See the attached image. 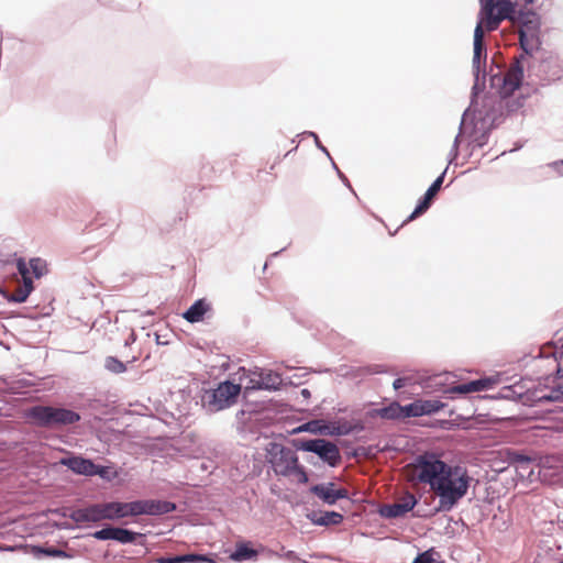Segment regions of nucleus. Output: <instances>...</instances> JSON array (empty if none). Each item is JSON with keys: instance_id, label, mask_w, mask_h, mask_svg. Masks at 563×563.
<instances>
[{"instance_id": "6e6552de", "label": "nucleus", "mask_w": 563, "mask_h": 563, "mask_svg": "<svg viewBox=\"0 0 563 563\" xmlns=\"http://www.w3.org/2000/svg\"><path fill=\"white\" fill-rule=\"evenodd\" d=\"M265 451L267 462L276 475H291V468L298 462V456L290 448L278 442H269Z\"/></svg>"}, {"instance_id": "473e14b6", "label": "nucleus", "mask_w": 563, "mask_h": 563, "mask_svg": "<svg viewBox=\"0 0 563 563\" xmlns=\"http://www.w3.org/2000/svg\"><path fill=\"white\" fill-rule=\"evenodd\" d=\"M30 269L35 278H41L47 273V263L41 257H33L30 260Z\"/></svg>"}, {"instance_id": "37998d69", "label": "nucleus", "mask_w": 563, "mask_h": 563, "mask_svg": "<svg viewBox=\"0 0 563 563\" xmlns=\"http://www.w3.org/2000/svg\"><path fill=\"white\" fill-rule=\"evenodd\" d=\"M446 393L451 395H467L473 393V390L472 387L470 386V382H467L448 388Z\"/></svg>"}, {"instance_id": "b1692460", "label": "nucleus", "mask_w": 563, "mask_h": 563, "mask_svg": "<svg viewBox=\"0 0 563 563\" xmlns=\"http://www.w3.org/2000/svg\"><path fill=\"white\" fill-rule=\"evenodd\" d=\"M532 399L540 404L563 401V386L559 385L552 388L549 393L537 390L533 393Z\"/></svg>"}, {"instance_id": "58836bf2", "label": "nucleus", "mask_w": 563, "mask_h": 563, "mask_svg": "<svg viewBox=\"0 0 563 563\" xmlns=\"http://www.w3.org/2000/svg\"><path fill=\"white\" fill-rule=\"evenodd\" d=\"M181 563H198V562H208V563H216V561L212 558H209L205 554H196V553H189V554H181Z\"/></svg>"}, {"instance_id": "e2e57ef3", "label": "nucleus", "mask_w": 563, "mask_h": 563, "mask_svg": "<svg viewBox=\"0 0 563 563\" xmlns=\"http://www.w3.org/2000/svg\"><path fill=\"white\" fill-rule=\"evenodd\" d=\"M329 158H330V161H331V163H332V167H333L336 172H338V170H340V169H339V167L336 166V164L333 162L332 157L330 156Z\"/></svg>"}, {"instance_id": "9d476101", "label": "nucleus", "mask_w": 563, "mask_h": 563, "mask_svg": "<svg viewBox=\"0 0 563 563\" xmlns=\"http://www.w3.org/2000/svg\"><path fill=\"white\" fill-rule=\"evenodd\" d=\"M449 166L445 167V169L433 180V183L429 186L424 195L419 199L416 208L413 211L409 214V217L404 221L402 225L406 224L409 221L415 220L416 218L420 217L427 210L431 207L432 201L434 197L439 194L441 190V187L443 185L446 172Z\"/></svg>"}, {"instance_id": "de8ad7c7", "label": "nucleus", "mask_w": 563, "mask_h": 563, "mask_svg": "<svg viewBox=\"0 0 563 563\" xmlns=\"http://www.w3.org/2000/svg\"><path fill=\"white\" fill-rule=\"evenodd\" d=\"M92 476L98 475L101 478L109 479L110 468L108 466L99 465L95 463Z\"/></svg>"}, {"instance_id": "603ef678", "label": "nucleus", "mask_w": 563, "mask_h": 563, "mask_svg": "<svg viewBox=\"0 0 563 563\" xmlns=\"http://www.w3.org/2000/svg\"><path fill=\"white\" fill-rule=\"evenodd\" d=\"M549 166L559 175L563 176V159L555 161L549 164Z\"/></svg>"}, {"instance_id": "79ce46f5", "label": "nucleus", "mask_w": 563, "mask_h": 563, "mask_svg": "<svg viewBox=\"0 0 563 563\" xmlns=\"http://www.w3.org/2000/svg\"><path fill=\"white\" fill-rule=\"evenodd\" d=\"M525 104V96H520L514 100H509L508 98L504 100V106L508 112H516Z\"/></svg>"}, {"instance_id": "bb28decb", "label": "nucleus", "mask_w": 563, "mask_h": 563, "mask_svg": "<svg viewBox=\"0 0 563 563\" xmlns=\"http://www.w3.org/2000/svg\"><path fill=\"white\" fill-rule=\"evenodd\" d=\"M514 464L512 466L516 467L517 472L521 477H525L526 474H530L531 471L530 464L532 463V457L523 452L515 450V454L512 455Z\"/></svg>"}, {"instance_id": "bf43d9fd", "label": "nucleus", "mask_w": 563, "mask_h": 563, "mask_svg": "<svg viewBox=\"0 0 563 563\" xmlns=\"http://www.w3.org/2000/svg\"><path fill=\"white\" fill-rule=\"evenodd\" d=\"M300 395H301L305 399H309V398L311 397V393H310V390H309V389H307V388L301 389Z\"/></svg>"}, {"instance_id": "c9c22d12", "label": "nucleus", "mask_w": 563, "mask_h": 563, "mask_svg": "<svg viewBox=\"0 0 563 563\" xmlns=\"http://www.w3.org/2000/svg\"><path fill=\"white\" fill-rule=\"evenodd\" d=\"M495 380L492 377L478 378L470 382L473 393L483 391L489 389L494 385Z\"/></svg>"}, {"instance_id": "a18cd8bd", "label": "nucleus", "mask_w": 563, "mask_h": 563, "mask_svg": "<svg viewBox=\"0 0 563 563\" xmlns=\"http://www.w3.org/2000/svg\"><path fill=\"white\" fill-rule=\"evenodd\" d=\"M433 553H434L433 549L423 551V552L419 553L413 559V561L411 563H433L434 562Z\"/></svg>"}, {"instance_id": "6ab92c4d", "label": "nucleus", "mask_w": 563, "mask_h": 563, "mask_svg": "<svg viewBox=\"0 0 563 563\" xmlns=\"http://www.w3.org/2000/svg\"><path fill=\"white\" fill-rule=\"evenodd\" d=\"M33 289L34 286L32 278H26L25 282H22V284L15 289L14 294H9L8 291L3 290L2 287L0 286V295H2L8 302L22 303L27 300Z\"/></svg>"}, {"instance_id": "423d86ee", "label": "nucleus", "mask_w": 563, "mask_h": 563, "mask_svg": "<svg viewBox=\"0 0 563 563\" xmlns=\"http://www.w3.org/2000/svg\"><path fill=\"white\" fill-rule=\"evenodd\" d=\"M241 389L240 384L231 380L221 382L216 388L205 390L201 398L202 406L210 413L230 408L238 401Z\"/></svg>"}, {"instance_id": "39448f33", "label": "nucleus", "mask_w": 563, "mask_h": 563, "mask_svg": "<svg viewBox=\"0 0 563 563\" xmlns=\"http://www.w3.org/2000/svg\"><path fill=\"white\" fill-rule=\"evenodd\" d=\"M26 421L37 428L55 429L74 424L80 420L77 411L64 407L34 405L24 412Z\"/></svg>"}, {"instance_id": "412c9836", "label": "nucleus", "mask_w": 563, "mask_h": 563, "mask_svg": "<svg viewBox=\"0 0 563 563\" xmlns=\"http://www.w3.org/2000/svg\"><path fill=\"white\" fill-rule=\"evenodd\" d=\"M210 309L206 299H197L184 313L183 318L190 322L196 323L203 319L207 311Z\"/></svg>"}, {"instance_id": "2f4dec72", "label": "nucleus", "mask_w": 563, "mask_h": 563, "mask_svg": "<svg viewBox=\"0 0 563 563\" xmlns=\"http://www.w3.org/2000/svg\"><path fill=\"white\" fill-rule=\"evenodd\" d=\"M104 368L113 374H121L126 371V365L115 356L104 358Z\"/></svg>"}, {"instance_id": "e433bc0d", "label": "nucleus", "mask_w": 563, "mask_h": 563, "mask_svg": "<svg viewBox=\"0 0 563 563\" xmlns=\"http://www.w3.org/2000/svg\"><path fill=\"white\" fill-rule=\"evenodd\" d=\"M402 420L406 418L421 417L419 400L402 406Z\"/></svg>"}, {"instance_id": "aec40b11", "label": "nucleus", "mask_w": 563, "mask_h": 563, "mask_svg": "<svg viewBox=\"0 0 563 563\" xmlns=\"http://www.w3.org/2000/svg\"><path fill=\"white\" fill-rule=\"evenodd\" d=\"M330 423L322 419L310 420L295 428L291 433L309 432L312 434L330 435Z\"/></svg>"}, {"instance_id": "4468645a", "label": "nucleus", "mask_w": 563, "mask_h": 563, "mask_svg": "<svg viewBox=\"0 0 563 563\" xmlns=\"http://www.w3.org/2000/svg\"><path fill=\"white\" fill-rule=\"evenodd\" d=\"M282 377L278 373L261 372L258 379L252 378L245 390H278L282 386Z\"/></svg>"}, {"instance_id": "680f3d73", "label": "nucleus", "mask_w": 563, "mask_h": 563, "mask_svg": "<svg viewBox=\"0 0 563 563\" xmlns=\"http://www.w3.org/2000/svg\"><path fill=\"white\" fill-rule=\"evenodd\" d=\"M52 512L56 514V515H60L63 517L67 516L66 512L64 510H62V509H54V510H52Z\"/></svg>"}, {"instance_id": "c03bdc74", "label": "nucleus", "mask_w": 563, "mask_h": 563, "mask_svg": "<svg viewBox=\"0 0 563 563\" xmlns=\"http://www.w3.org/2000/svg\"><path fill=\"white\" fill-rule=\"evenodd\" d=\"M500 462L506 463L508 466H512L514 460L512 455L515 454V449L504 448L498 450L497 452Z\"/></svg>"}, {"instance_id": "2eb2a0df", "label": "nucleus", "mask_w": 563, "mask_h": 563, "mask_svg": "<svg viewBox=\"0 0 563 563\" xmlns=\"http://www.w3.org/2000/svg\"><path fill=\"white\" fill-rule=\"evenodd\" d=\"M60 464L67 466L70 471L78 475L92 476V473L95 472V462L81 455L63 457L60 460Z\"/></svg>"}, {"instance_id": "20e7f679", "label": "nucleus", "mask_w": 563, "mask_h": 563, "mask_svg": "<svg viewBox=\"0 0 563 563\" xmlns=\"http://www.w3.org/2000/svg\"><path fill=\"white\" fill-rule=\"evenodd\" d=\"M488 20L478 12L477 23L474 30L473 41V60L472 68L474 75V85L472 87L471 102L474 104V99L484 91L486 82V60H487V47L484 41L485 32L496 31L503 21L497 23H488Z\"/></svg>"}, {"instance_id": "a19ab883", "label": "nucleus", "mask_w": 563, "mask_h": 563, "mask_svg": "<svg viewBox=\"0 0 563 563\" xmlns=\"http://www.w3.org/2000/svg\"><path fill=\"white\" fill-rule=\"evenodd\" d=\"M291 475L297 477L299 484H307L309 482L308 474L302 465L298 462L291 468Z\"/></svg>"}, {"instance_id": "9b49d317", "label": "nucleus", "mask_w": 563, "mask_h": 563, "mask_svg": "<svg viewBox=\"0 0 563 563\" xmlns=\"http://www.w3.org/2000/svg\"><path fill=\"white\" fill-rule=\"evenodd\" d=\"M418 504V499L411 493H408L399 503L386 504L379 507L378 514L380 517L386 519H396L404 517L406 514L411 511L416 505Z\"/></svg>"}, {"instance_id": "c85d7f7f", "label": "nucleus", "mask_w": 563, "mask_h": 563, "mask_svg": "<svg viewBox=\"0 0 563 563\" xmlns=\"http://www.w3.org/2000/svg\"><path fill=\"white\" fill-rule=\"evenodd\" d=\"M257 555V552L246 543L236 545L231 559L238 562L251 560Z\"/></svg>"}, {"instance_id": "13d9d810", "label": "nucleus", "mask_w": 563, "mask_h": 563, "mask_svg": "<svg viewBox=\"0 0 563 563\" xmlns=\"http://www.w3.org/2000/svg\"><path fill=\"white\" fill-rule=\"evenodd\" d=\"M516 394H519V400H521V399H522V397H523V396H525V394H526V391H525V389H523V386H521V385L519 384V387H518V388H516Z\"/></svg>"}, {"instance_id": "0eeeda50", "label": "nucleus", "mask_w": 563, "mask_h": 563, "mask_svg": "<svg viewBox=\"0 0 563 563\" xmlns=\"http://www.w3.org/2000/svg\"><path fill=\"white\" fill-rule=\"evenodd\" d=\"M292 445L297 451L316 454L324 464L330 467H338L342 462V455L339 446L322 438L314 439H294Z\"/></svg>"}, {"instance_id": "cd10ccee", "label": "nucleus", "mask_w": 563, "mask_h": 563, "mask_svg": "<svg viewBox=\"0 0 563 563\" xmlns=\"http://www.w3.org/2000/svg\"><path fill=\"white\" fill-rule=\"evenodd\" d=\"M142 537H143V534L140 532H135L133 530L122 528V527H117L114 541H117L121 544H131V543H136L137 539H140Z\"/></svg>"}, {"instance_id": "a211bd4d", "label": "nucleus", "mask_w": 563, "mask_h": 563, "mask_svg": "<svg viewBox=\"0 0 563 563\" xmlns=\"http://www.w3.org/2000/svg\"><path fill=\"white\" fill-rule=\"evenodd\" d=\"M402 406L398 401H391L389 405L382 408L368 410L366 417H379L386 420H402Z\"/></svg>"}, {"instance_id": "7c9ffc66", "label": "nucleus", "mask_w": 563, "mask_h": 563, "mask_svg": "<svg viewBox=\"0 0 563 563\" xmlns=\"http://www.w3.org/2000/svg\"><path fill=\"white\" fill-rule=\"evenodd\" d=\"M444 406L445 404L437 399H419V408L421 416L435 413Z\"/></svg>"}, {"instance_id": "f8f14e48", "label": "nucleus", "mask_w": 563, "mask_h": 563, "mask_svg": "<svg viewBox=\"0 0 563 563\" xmlns=\"http://www.w3.org/2000/svg\"><path fill=\"white\" fill-rule=\"evenodd\" d=\"M310 493L330 506L335 505L340 499L349 498V492L342 487L335 488L333 482L312 485Z\"/></svg>"}, {"instance_id": "393cba45", "label": "nucleus", "mask_w": 563, "mask_h": 563, "mask_svg": "<svg viewBox=\"0 0 563 563\" xmlns=\"http://www.w3.org/2000/svg\"><path fill=\"white\" fill-rule=\"evenodd\" d=\"M106 519L117 520L128 517L126 503L110 501L104 504Z\"/></svg>"}, {"instance_id": "69168bd1", "label": "nucleus", "mask_w": 563, "mask_h": 563, "mask_svg": "<svg viewBox=\"0 0 563 563\" xmlns=\"http://www.w3.org/2000/svg\"><path fill=\"white\" fill-rule=\"evenodd\" d=\"M558 374L560 377H563V367L558 368Z\"/></svg>"}, {"instance_id": "72a5a7b5", "label": "nucleus", "mask_w": 563, "mask_h": 563, "mask_svg": "<svg viewBox=\"0 0 563 563\" xmlns=\"http://www.w3.org/2000/svg\"><path fill=\"white\" fill-rule=\"evenodd\" d=\"M519 387V384L507 385L500 388L497 396L495 398L506 399V400H519V394H516V388Z\"/></svg>"}, {"instance_id": "f704fd0d", "label": "nucleus", "mask_w": 563, "mask_h": 563, "mask_svg": "<svg viewBox=\"0 0 563 563\" xmlns=\"http://www.w3.org/2000/svg\"><path fill=\"white\" fill-rule=\"evenodd\" d=\"M115 532H117V527L108 525V526L103 527L102 529L95 531L92 533V537L100 541H107V540L114 541Z\"/></svg>"}, {"instance_id": "3c124183", "label": "nucleus", "mask_w": 563, "mask_h": 563, "mask_svg": "<svg viewBox=\"0 0 563 563\" xmlns=\"http://www.w3.org/2000/svg\"><path fill=\"white\" fill-rule=\"evenodd\" d=\"M351 428L353 429V433L363 432L366 429L365 423L362 420L351 421Z\"/></svg>"}, {"instance_id": "5701e85b", "label": "nucleus", "mask_w": 563, "mask_h": 563, "mask_svg": "<svg viewBox=\"0 0 563 563\" xmlns=\"http://www.w3.org/2000/svg\"><path fill=\"white\" fill-rule=\"evenodd\" d=\"M30 553L36 559H41L43 556H47V558H69L70 556L64 550L58 549L56 547H52V545H49V547L31 545Z\"/></svg>"}, {"instance_id": "f03ea898", "label": "nucleus", "mask_w": 563, "mask_h": 563, "mask_svg": "<svg viewBox=\"0 0 563 563\" xmlns=\"http://www.w3.org/2000/svg\"><path fill=\"white\" fill-rule=\"evenodd\" d=\"M522 80L523 65L520 60L514 63L506 74L498 71L492 75L489 78L490 86L497 90L498 96H485L479 109L475 98L470 111L472 121L478 122L482 126L497 128L504 118V100L520 88Z\"/></svg>"}, {"instance_id": "1a4fd4ad", "label": "nucleus", "mask_w": 563, "mask_h": 563, "mask_svg": "<svg viewBox=\"0 0 563 563\" xmlns=\"http://www.w3.org/2000/svg\"><path fill=\"white\" fill-rule=\"evenodd\" d=\"M514 0H478L479 11L488 23H497L514 13Z\"/></svg>"}, {"instance_id": "ddd939ff", "label": "nucleus", "mask_w": 563, "mask_h": 563, "mask_svg": "<svg viewBox=\"0 0 563 563\" xmlns=\"http://www.w3.org/2000/svg\"><path fill=\"white\" fill-rule=\"evenodd\" d=\"M69 518L76 523L106 520L104 504H92L85 508L75 509L69 514Z\"/></svg>"}, {"instance_id": "8fccbe9b", "label": "nucleus", "mask_w": 563, "mask_h": 563, "mask_svg": "<svg viewBox=\"0 0 563 563\" xmlns=\"http://www.w3.org/2000/svg\"><path fill=\"white\" fill-rule=\"evenodd\" d=\"M181 554L179 555H167V556H159L156 559L157 563H181Z\"/></svg>"}, {"instance_id": "dca6fc26", "label": "nucleus", "mask_w": 563, "mask_h": 563, "mask_svg": "<svg viewBox=\"0 0 563 563\" xmlns=\"http://www.w3.org/2000/svg\"><path fill=\"white\" fill-rule=\"evenodd\" d=\"M307 518L316 526L329 527L340 525L344 517L342 514L329 510V511H311L307 515Z\"/></svg>"}, {"instance_id": "0e129e2a", "label": "nucleus", "mask_w": 563, "mask_h": 563, "mask_svg": "<svg viewBox=\"0 0 563 563\" xmlns=\"http://www.w3.org/2000/svg\"><path fill=\"white\" fill-rule=\"evenodd\" d=\"M306 461H307V463H309V464L316 465V462L313 461V457H312V456H311V457H307V460H306Z\"/></svg>"}, {"instance_id": "7ed1b4c3", "label": "nucleus", "mask_w": 563, "mask_h": 563, "mask_svg": "<svg viewBox=\"0 0 563 563\" xmlns=\"http://www.w3.org/2000/svg\"><path fill=\"white\" fill-rule=\"evenodd\" d=\"M505 21H509L512 25H518L520 27L518 35L519 46L522 51V54L516 57L514 63L520 60L522 64V60L526 57L532 56L533 53L541 46L540 15L531 9H517V2H515L514 13L510 14V18H505Z\"/></svg>"}, {"instance_id": "5fc2aeb1", "label": "nucleus", "mask_w": 563, "mask_h": 563, "mask_svg": "<svg viewBox=\"0 0 563 563\" xmlns=\"http://www.w3.org/2000/svg\"><path fill=\"white\" fill-rule=\"evenodd\" d=\"M405 385H406V380H405V378H400V377H399V378H396V379L394 380V383H393V387H394V389H396V390H398V389H400V388L405 387Z\"/></svg>"}, {"instance_id": "f3484780", "label": "nucleus", "mask_w": 563, "mask_h": 563, "mask_svg": "<svg viewBox=\"0 0 563 563\" xmlns=\"http://www.w3.org/2000/svg\"><path fill=\"white\" fill-rule=\"evenodd\" d=\"M143 515L161 516L176 510V504L168 500L142 499Z\"/></svg>"}, {"instance_id": "ea45409f", "label": "nucleus", "mask_w": 563, "mask_h": 563, "mask_svg": "<svg viewBox=\"0 0 563 563\" xmlns=\"http://www.w3.org/2000/svg\"><path fill=\"white\" fill-rule=\"evenodd\" d=\"M128 517H136L143 515V500H133L126 503Z\"/></svg>"}, {"instance_id": "6e6d98bb", "label": "nucleus", "mask_w": 563, "mask_h": 563, "mask_svg": "<svg viewBox=\"0 0 563 563\" xmlns=\"http://www.w3.org/2000/svg\"><path fill=\"white\" fill-rule=\"evenodd\" d=\"M338 176L347 188L352 189L350 180L341 170H338Z\"/></svg>"}, {"instance_id": "09e8293b", "label": "nucleus", "mask_w": 563, "mask_h": 563, "mask_svg": "<svg viewBox=\"0 0 563 563\" xmlns=\"http://www.w3.org/2000/svg\"><path fill=\"white\" fill-rule=\"evenodd\" d=\"M305 134H306V135H308V136L313 137V139H314V143H316V146H317L321 152H323L328 157H330V153H329V151L327 150V147H324V146L322 145V143L320 142L319 136H318V134H317V133L311 132V131H308V132H305Z\"/></svg>"}, {"instance_id": "338daca9", "label": "nucleus", "mask_w": 563, "mask_h": 563, "mask_svg": "<svg viewBox=\"0 0 563 563\" xmlns=\"http://www.w3.org/2000/svg\"><path fill=\"white\" fill-rule=\"evenodd\" d=\"M525 4H532L534 0H522Z\"/></svg>"}, {"instance_id": "c756f323", "label": "nucleus", "mask_w": 563, "mask_h": 563, "mask_svg": "<svg viewBox=\"0 0 563 563\" xmlns=\"http://www.w3.org/2000/svg\"><path fill=\"white\" fill-rule=\"evenodd\" d=\"M353 433L351 428V421L340 419L338 422L330 423V435L331 437H344Z\"/></svg>"}, {"instance_id": "4c0bfd02", "label": "nucleus", "mask_w": 563, "mask_h": 563, "mask_svg": "<svg viewBox=\"0 0 563 563\" xmlns=\"http://www.w3.org/2000/svg\"><path fill=\"white\" fill-rule=\"evenodd\" d=\"M273 554L275 556H277L278 559H283L290 563H300L301 562V559L295 551H292V550L286 551L284 547L280 548V552L276 551V552H273Z\"/></svg>"}, {"instance_id": "774afa93", "label": "nucleus", "mask_w": 563, "mask_h": 563, "mask_svg": "<svg viewBox=\"0 0 563 563\" xmlns=\"http://www.w3.org/2000/svg\"><path fill=\"white\" fill-rule=\"evenodd\" d=\"M283 251H284V249H283V250H280V251H278V252L273 253V254H272V256H277V255H278L280 252H283Z\"/></svg>"}, {"instance_id": "f257e3e1", "label": "nucleus", "mask_w": 563, "mask_h": 563, "mask_svg": "<svg viewBox=\"0 0 563 563\" xmlns=\"http://www.w3.org/2000/svg\"><path fill=\"white\" fill-rule=\"evenodd\" d=\"M417 479L428 484L439 504L435 512H449L467 494L472 477L465 467L450 465L433 452H423L415 459Z\"/></svg>"}, {"instance_id": "052dcab7", "label": "nucleus", "mask_w": 563, "mask_h": 563, "mask_svg": "<svg viewBox=\"0 0 563 563\" xmlns=\"http://www.w3.org/2000/svg\"><path fill=\"white\" fill-rule=\"evenodd\" d=\"M56 527H57L58 529H67V530H69V529H74V527H73L71 525L67 523V522L59 523V525L57 523V525H56Z\"/></svg>"}, {"instance_id": "4d7b16f0", "label": "nucleus", "mask_w": 563, "mask_h": 563, "mask_svg": "<svg viewBox=\"0 0 563 563\" xmlns=\"http://www.w3.org/2000/svg\"><path fill=\"white\" fill-rule=\"evenodd\" d=\"M16 549H18L16 545L0 544V551L1 552H14Z\"/></svg>"}, {"instance_id": "4be33fe9", "label": "nucleus", "mask_w": 563, "mask_h": 563, "mask_svg": "<svg viewBox=\"0 0 563 563\" xmlns=\"http://www.w3.org/2000/svg\"><path fill=\"white\" fill-rule=\"evenodd\" d=\"M473 122V131L471 134V141L468 142V146L474 151L475 148H482L488 142L490 131L493 128L482 126L478 128V122Z\"/></svg>"}, {"instance_id": "49530a36", "label": "nucleus", "mask_w": 563, "mask_h": 563, "mask_svg": "<svg viewBox=\"0 0 563 563\" xmlns=\"http://www.w3.org/2000/svg\"><path fill=\"white\" fill-rule=\"evenodd\" d=\"M16 269L22 277V282H25L26 278H31L30 264L27 265L24 258H19L16 261Z\"/></svg>"}, {"instance_id": "a878e982", "label": "nucleus", "mask_w": 563, "mask_h": 563, "mask_svg": "<svg viewBox=\"0 0 563 563\" xmlns=\"http://www.w3.org/2000/svg\"><path fill=\"white\" fill-rule=\"evenodd\" d=\"M472 109V102L470 103V107L463 112L462 120L459 126V133L456 134L452 148L449 153V165H451L459 156V147L461 143V137L464 133V125L466 122V119L470 117V111Z\"/></svg>"}, {"instance_id": "864d4df0", "label": "nucleus", "mask_w": 563, "mask_h": 563, "mask_svg": "<svg viewBox=\"0 0 563 563\" xmlns=\"http://www.w3.org/2000/svg\"><path fill=\"white\" fill-rule=\"evenodd\" d=\"M367 373L369 374H380L385 373V366L384 365H371L367 367Z\"/></svg>"}]
</instances>
